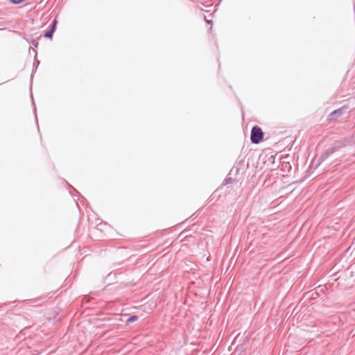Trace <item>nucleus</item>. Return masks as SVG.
<instances>
[{
    "mask_svg": "<svg viewBox=\"0 0 355 355\" xmlns=\"http://www.w3.org/2000/svg\"><path fill=\"white\" fill-rule=\"evenodd\" d=\"M137 319H138V318H137V315H133V316L130 317V318L127 320V323L132 322H134V321H136Z\"/></svg>",
    "mask_w": 355,
    "mask_h": 355,
    "instance_id": "3",
    "label": "nucleus"
},
{
    "mask_svg": "<svg viewBox=\"0 0 355 355\" xmlns=\"http://www.w3.org/2000/svg\"><path fill=\"white\" fill-rule=\"evenodd\" d=\"M263 137V133L260 128L257 126L252 128L250 139L253 144H259L262 140Z\"/></svg>",
    "mask_w": 355,
    "mask_h": 355,
    "instance_id": "1",
    "label": "nucleus"
},
{
    "mask_svg": "<svg viewBox=\"0 0 355 355\" xmlns=\"http://www.w3.org/2000/svg\"><path fill=\"white\" fill-rule=\"evenodd\" d=\"M270 159H272V162H274L275 158L273 157H271Z\"/></svg>",
    "mask_w": 355,
    "mask_h": 355,
    "instance_id": "4",
    "label": "nucleus"
},
{
    "mask_svg": "<svg viewBox=\"0 0 355 355\" xmlns=\"http://www.w3.org/2000/svg\"><path fill=\"white\" fill-rule=\"evenodd\" d=\"M56 24H57V21H56V20H54V21H53V24H52V30H51V31H47V32L45 33V37H49V38H51L52 35H53V33L54 32V30H55V28Z\"/></svg>",
    "mask_w": 355,
    "mask_h": 355,
    "instance_id": "2",
    "label": "nucleus"
}]
</instances>
